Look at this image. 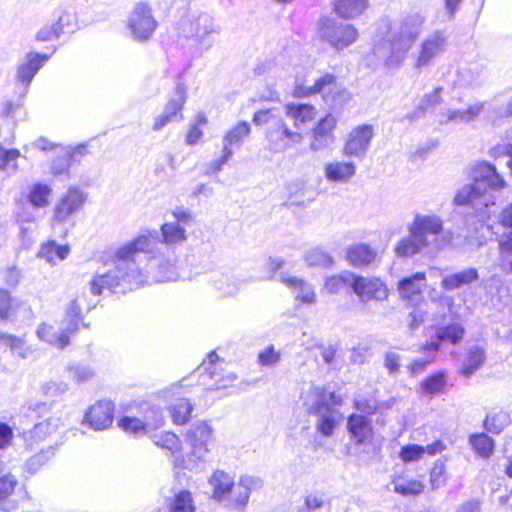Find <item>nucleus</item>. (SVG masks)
Returning <instances> with one entry per match:
<instances>
[{"label": "nucleus", "instance_id": "nucleus-44", "mask_svg": "<svg viewBox=\"0 0 512 512\" xmlns=\"http://www.w3.org/2000/svg\"><path fill=\"white\" fill-rule=\"evenodd\" d=\"M21 157L20 151L16 148H5L0 145V170L13 175L17 173L19 167L17 160Z\"/></svg>", "mask_w": 512, "mask_h": 512}, {"label": "nucleus", "instance_id": "nucleus-33", "mask_svg": "<svg viewBox=\"0 0 512 512\" xmlns=\"http://www.w3.org/2000/svg\"><path fill=\"white\" fill-rule=\"evenodd\" d=\"M335 12L342 18H355L368 6L367 0H333Z\"/></svg>", "mask_w": 512, "mask_h": 512}, {"label": "nucleus", "instance_id": "nucleus-19", "mask_svg": "<svg viewBox=\"0 0 512 512\" xmlns=\"http://www.w3.org/2000/svg\"><path fill=\"white\" fill-rule=\"evenodd\" d=\"M114 409L111 401H98L86 411L82 423L96 431L105 430L113 423Z\"/></svg>", "mask_w": 512, "mask_h": 512}, {"label": "nucleus", "instance_id": "nucleus-52", "mask_svg": "<svg viewBox=\"0 0 512 512\" xmlns=\"http://www.w3.org/2000/svg\"><path fill=\"white\" fill-rule=\"evenodd\" d=\"M282 118L279 109L273 107L256 111L253 115L252 122L256 126L266 125L267 127H274Z\"/></svg>", "mask_w": 512, "mask_h": 512}, {"label": "nucleus", "instance_id": "nucleus-29", "mask_svg": "<svg viewBox=\"0 0 512 512\" xmlns=\"http://www.w3.org/2000/svg\"><path fill=\"white\" fill-rule=\"evenodd\" d=\"M186 102V85L184 82L178 80L176 82L175 90L164 107L163 113L168 115L174 121H179L183 118L181 111Z\"/></svg>", "mask_w": 512, "mask_h": 512}, {"label": "nucleus", "instance_id": "nucleus-60", "mask_svg": "<svg viewBox=\"0 0 512 512\" xmlns=\"http://www.w3.org/2000/svg\"><path fill=\"white\" fill-rule=\"evenodd\" d=\"M207 124V117L200 113L197 115L195 122L191 125L188 133L186 135V143L188 145H194L200 141L203 137V131L201 130V126H205Z\"/></svg>", "mask_w": 512, "mask_h": 512}, {"label": "nucleus", "instance_id": "nucleus-38", "mask_svg": "<svg viewBox=\"0 0 512 512\" xmlns=\"http://www.w3.org/2000/svg\"><path fill=\"white\" fill-rule=\"evenodd\" d=\"M59 426V418H48L42 422L37 423L33 429L25 433V441L32 440L34 442L43 441L48 435L55 432Z\"/></svg>", "mask_w": 512, "mask_h": 512}, {"label": "nucleus", "instance_id": "nucleus-39", "mask_svg": "<svg viewBox=\"0 0 512 512\" xmlns=\"http://www.w3.org/2000/svg\"><path fill=\"white\" fill-rule=\"evenodd\" d=\"M469 444L474 452L484 458H489L495 449V441L485 433H475L469 436Z\"/></svg>", "mask_w": 512, "mask_h": 512}, {"label": "nucleus", "instance_id": "nucleus-25", "mask_svg": "<svg viewBox=\"0 0 512 512\" xmlns=\"http://www.w3.org/2000/svg\"><path fill=\"white\" fill-rule=\"evenodd\" d=\"M376 251L365 243L351 245L346 250V259L356 268L367 267L376 259Z\"/></svg>", "mask_w": 512, "mask_h": 512}, {"label": "nucleus", "instance_id": "nucleus-62", "mask_svg": "<svg viewBox=\"0 0 512 512\" xmlns=\"http://www.w3.org/2000/svg\"><path fill=\"white\" fill-rule=\"evenodd\" d=\"M71 164V160L67 156L64 147H62L58 155L52 161L51 173L54 176L66 174Z\"/></svg>", "mask_w": 512, "mask_h": 512}, {"label": "nucleus", "instance_id": "nucleus-16", "mask_svg": "<svg viewBox=\"0 0 512 512\" xmlns=\"http://www.w3.org/2000/svg\"><path fill=\"white\" fill-rule=\"evenodd\" d=\"M307 411L317 416L316 430L324 437H330L333 435L338 420L341 414L337 408L331 407L325 404V398H320L318 404L306 403Z\"/></svg>", "mask_w": 512, "mask_h": 512}, {"label": "nucleus", "instance_id": "nucleus-6", "mask_svg": "<svg viewBox=\"0 0 512 512\" xmlns=\"http://www.w3.org/2000/svg\"><path fill=\"white\" fill-rule=\"evenodd\" d=\"M157 27L151 6L147 2L136 3L127 18L130 37L136 42L145 43L152 38Z\"/></svg>", "mask_w": 512, "mask_h": 512}, {"label": "nucleus", "instance_id": "nucleus-41", "mask_svg": "<svg viewBox=\"0 0 512 512\" xmlns=\"http://www.w3.org/2000/svg\"><path fill=\"white\" fill-rule=\"evenodd\" d=\"M485 352L478 346H472L469 349V353L465 361L463 362L460 374L466 377H470L475 373L484 363Z\"/></svg>", "mask_w": 512, "mask_h": 512}, {"label": "nucleus", "instance_id": "nucleus-58", "mask_svg": "<svg viewBox=\"0 0 512 512\" xmlns=\"http://www.w3.org/2000/svg\"><path fill=\"white\" fill-rule=\"evenodd\" d=\"M380 402L374 397H358L354 399V407L361 415L371 416L380 409Z\"/></svg>", "mask_w": 512, "mask_h": 512}, {"label": "nucleus", "instance_id": "nucleus-42", "mask_svg": "<svg viewBox=\"0 0 512 512\" xmlns=\"http://www.w3.org/2000/svg\"><path fill=\"white\" fill-rule=\"evenodd\" d=\"M251 132L250 125L246 121H240L235 127L229 130L223 137V148L241 146L245 137Z\"/></svg>", "mask_w": 512, "mask_h": 512}, {"label": "nucleus", "instance_id": "nucleus-32", "mask_svg": "<svg viewBox=\"0 0 512 512\" xmlns=\"http://www.w3.org/2000/svg\"><path fill=\"white\" fill-rule=\"evenodd\" d=\"M37 337L59 349H64L70 344L69 335L60 330L57 332L52 325L41 323L36 330Z\"/></svg>", "mask_w": 512, "mask_h": 512}, {"label": "nucleus", "instance_id": "nucleus-64", "mask_svg": "<svg viewBox=\"0 0 512 512\" xmlns=\"http://www.w3.org/2000/svg\"><path fill=\"white\" fill-rule=\"evenodd\" d=\"M281 359V354L273 345L266 347L258 354V364L266 367L275 366Z\"/></svg>", "mask_w": 512, "mask_h": 512}, {"label": "nucleus", "instance_id": "nucleus-40", "mask_svg": "<svg viewBox=\"0 0 512 512\" xmlns=\"http://www.w3.org/2000/svg\"><path fill=\"white\" fill-rule=\"evenodd\" d=\"M499 220L504 228L499 237V246L502 250L512 251V203L503 209Z\"/></svg>", "mask_w": 512, "mask_h": 512}, {"label": "nucleus", "instance_id": "nucleus-34", "mask_svg": "<svg viewBox=\"0 0 512 512\" xmlns=\"http://www.w3.org/2000/svg\"><path fill=\"white\" fill-rule=\"evenodd\" d=\"M52 188L45 183L37 182L29 187L27 200L34 208H45L49 205Z\"/></svg>", "mask_w": 512, "mask_h": 512}, {"label": "nucleus", "instance_id": "nucleus-54", "mask_svg": "<svg viewBox=\"0 0 512 512\" xmlns=\"http://www.w3.org/2000/svg\"><path fill=\"white\" fill-rule=\"evenodd\" d=\"M447 384V373L439 371L422 381L421 387L426 394L440 393Z\"/></svg>", "mask_w": 512, "mask_h": 512}, {"label": "nucleus", "instance_id": "nucleus-21", "mask_svg": "<svg viewBox=\"0 0 512 512\" xmlns=\"http://www.w3.org/2000/svg\"><path fill=\"white\" fill-rule=\"evenodd\" d=\"M336 123V118L331 114H327L318 121L313 129V140L310 146L313 151H320L334 142L332 132Z\"/></svg>", "mask_w": 512, "mask_h": 512}, {"label": "nucleus", "instance_id": "nucleus-37", "mask_svg": "<svg viewBox=\"0 0 512 512\" xmlns=\"http://www.w3.org/2000/svg\"><path fill=\"white\" fill-rule=\"evenodd\" d=\"M419 352L425 355V358L415 359L409 365V371L412 375L418 374L434 362L438 354V345L436 343H425L420 346Z\"/></svg>", "mask_w": 512, "mask_h": 512}, {"label": "nucleus", "instance_id": "nucleus-49", "mask_svg": "<svg viewBox=\"0 0 512 512\" xmlns=\"http://www.w3.org/2000/svg\"><path fill=\"white\" fill-rule=\"evenodd\" d=\"M68 245H57L55 241H50L42 245L39 256L45 258L49 262H53L55 258L58 260H64L69 254Z\"/></svg>", "mask_w": 512, "mask_h": 512}, {"label": "nucleus", "instance_id": "nucleus-7", "mask_svg": "<svg viewBox=\"0 0 512 512\" xmlns=\"http://www.w3.org/2000/svg\"><path fill=\"white\" fill-rule=\"evenodd\" d=\"M187 38H193L198 48L207 51L214 45V34L221 32L220 24L208 12H197L190 16L184 29Z\"/></svg>", "mask_w": 512, "mask_h": 512}, {"label": "nucleus", "instance_id": "nucleus-1", "mask_svg": "<svg viewBox=\"0 0 512 512\" xmlns=\"http://www.w3.org/2000/svg\"><path fill=\"white\" fill-rule=\"evenodd\" d=\"M161 239L156 230L140 234L123 246L118 247L113 254L114 270L104 274H96L89 282V290L94 296H99L108 290L110 293H125L139 287L146 281V274L139 264L142 254L155 257L158 244H182L187 240L186 229L178 223L166 222L160 227Z\"/></svg>", "mask_w": 512, "mask_h": 512}, {"label": "nucleus", "instance_id": "nucleus-57", "mask_svg": "<svg viewBox=\"0 0 512 512\" xmlns=\"http://www.w3.org/2000/svg\"><path fill=\"white\" fill-rule=\"evenodd\" d=\"M25 96L18 90V96L15 100L8 99L2 102L0 107V116L2 118H14L18 111L23 108Z\"/></svg>", "mask_w": 512, "mask_h": 512}, {"label": "nucleus", "instance_id": "nucleus-30", "mask_svg": "<svg viewBox=\"0 0 512 512\" xmlns=\"http://www.w3.org/2000/svg\"><path fill=\"white\" fill-rule=\"evenodd\" d=\"M478 278L479 274L477 269L468 268L443 277L441 287L446 291H453L478 280Z\"/></svg>", "mask_w": 512, "mask_h": 512}, {"label": "nucleus", "instance_id": "nucleus-5", "mask_svg": "<svg viewBox=\"0 0 512 512\" xmlns=\"http://www.w3.org/2000/svg\"><path fill=\"white\" fill-rule=\"evenodd\" d=\"M212 435V427L205 422H197L191 425L186 434V440L191 447V451L182 460L183 468L189 470L197 469L200 464L207 461Z\"/></svg>", "mask_w": 512, "mask_h": 512}, {"label": "nucleus", "instance_id": "nucleus-43", "mask_svg": "<svg viewBox=\"0 0 512 512\" xmlns=\"http://www.w3.org/2000/svg\"><path fill=\"white\" fill-rule=\"evenodd\" d=\"M511 422L508 412L499 410L487 414L484 428L492 434H500Z\"/></svg>", "mask_w": 512, "mask_h": 512}, {"label": "nucleus", "instance_id": "nucleus-51", "mask_svg": "<svg viewBox=\"0 0 512 512\" xmlns=\"http://www.w3.org/2000/svg\"><path fill=\"white\" fill-rule=\"evenodd\" d=\"M196 507L192 495L187 490H181L175 494L170 503L169 512H195Z\"/></svg>", "mask_w": 512, "mask_h": 512}, {"label": "nucleus", "instance_id": "nucleus-28", "mask_svg": "<svg viewBox=\"0 0 512 512\" xmlns=\"http://www.w3.org/2000/svg\"><path fill=\"white\" fill-rule=\"evenodd\" d=\"M485 68L480 63H469L458 72V85L460 87H477L485 79Z\"/></svg>", "mask_w": 512, "mask_h": 512}, {"label": "nucleus", "instance_id": "nucleus-48", "mask_svg": "<svg viewBox=\"0 0 512 512\" xmlns=\"http://www.w3.org/2000/svg\"><path fill=\"white\" fill-rule=\"evenodd\" d=\"M119 427L134 437H141L150 432L142 419L131 416L122 417L119 420Z\"/></svg>", "mask_w": 512, "mask_h": 512}, {"label": "nucleus", "instance_id": "nucleus-50", "mask_svg": "<svg viewBox=\"0 0 512 512\" xmlns=\"http://www.w3.org/2000/svg\"><path fill=\"white\" fill-rule=\"evenodd\" d=\"M66 370L69 377L79 384L88 382L95 376L94 368L85 363H72Z\"/></svg>", "mask_w": 512, "mask_h": 512}, {"label": "nucleus", "instance_id": "nucleus-10", "mask_svg": "<svg viewBox=\"0 0 512 512\" xmlns=\"http://www.w3.org/2000/svg\"><path fill=\"white\" fill-rule=\"evenodd\" d=\"M448 35L444 30H437L427 35L419 44L415 54L414 68L422 70L431 66L445 52Z\"/></svg>", "mask_w": 512, "mask_h": 512}, {"label": "nucleus", "instance_id": "nucleus-4", "mask_svg": "<svg viewBox=\"0 0 512 512\" xmlns=\"http://www.w3.org/2000/svg\"><path fill=\"white\" fill-rule=\"evenodd\" d=\"M209 484L213 488V498L218 502L226 501V506L243 511L249 501L252 489L259 488L261 481L258 478L244 475L241 476L238 483H234L233 478L222 470H217L209 479Z\"/></svg>", "mask_w": 512, "mask_h": 512}, {"label": "nucleus", "instance_id": "nucleus-27", "mask_svg": "<svg viewBox=\"0 0 512 512\" xmlns=\"http://www.w3.org/2000/svg\"><path fill=\"white\" fill-rule=\"evenodd\" d=\"M425 286L426 274L424 272H416L402 278L398 282V292L402 298L411 299L414 296L421 295L422 289Z\"/></svg>", "mask_w": 512, "mask_h": 512}, {"label": "nucleus", "instance_id": "nucleus-9", "mask_svg": "<svg viewBox=\"0 0 512 512\" xmlns=\"http://www.w3.org/2000/svg\"><path fill=\"white\" fill-rule=\"evenodd\" d=\"M414 42L397 32L388 39L384 38L373 47V54L385 62L388 68L398 67L405 59Z\"/></svg>", "mask_w": 512, "mask_h": 512}, {"label": "nucleus", "instance_id": "nucleus-56", "mask_svg": "<svg viewBox=\"0 0 512 512\" xmlns=\"http://www.w3.org/2000/svg\"><path fill=\"white\" fill-rule=\"evenodd\" d=\"M154 278L157 282L176 281L180 279V275L171 261H163L158 264Z\"/></svg>", "mask_w": 512, "mask_h": 512}, {"label": "nucleus", "instance_id": "nucleus-31", "mask_svg": "<svg viewBox=\"0 0 512 512\" xmlns=\"http://www.w3.org/2000/svg\"><path fill=\"white\" fill-rule=\"evenodd\" d=\"M465 329L460 323H451L448 325H441L436 328V339L430 343H436L438 345V351L440 350L443 342H449L453 345L460 343L464 337Z\"/></svg>", "mask_w": 512, "mask_h": 512}, {"label": "nucleus", "instance_id": "nucleus-24", "mask_svg": "<svg viewBox=\"0 0 512 512\" xmlns=\"http://www.w3.org/2000/svg\"><path fill=\"white\" fill-rule=\"evenodd\" d=\"M210 282L221 295L234 296L241 289L244 280L238 279L231 272L216 271L211 274Z\"/></svg>", "mask_w": 512, "mask_h": 512}, {"label": "nucleus", "instance_id": "nucleus-14", "mask_svg": "<svg viewBox=\"0 0 512 512\" xmlns=\"http://www.w3.org/2000/svg\"><path fill=\"white\" fill-rule=\"evenodd\" d=\"M87 193L77 186H71L67 192L63 194L53 209V224L64 223L72 215L79 212L87 200Z\"/></svg>", "mask_w": 512, "mask_h": 512}, {"label": "nucleus", "instance_id": "nucleus-12", "mask_svg": "<svg viewBox=\"0 0 512 512\" xmlns=\"http://www.w3.org/2000/svg\"><path fill=\"white\" fill-rule=\"evenodd\" d=\"M351 282V290L358 297L361 303L374 301H384L388 298L387 285L377 277H364L354 273L349 276Z\"/></svg>", "mask_w": 512, "mask_h": 512}, {"label": "nucleus", "instance_id": "nucleus-23", "mask_svg": "<svg viewBox=\"0 0 512 512\" xmlns=\"http://www.w3.org/2000/svg\"><path fill=\"white\" fill-rule=\"evenodd\" d=\"M356 174V165L351 161H334L324 166L325 178L330 182L347 183Z\"/></svg>", "mask_w": 512, "mask_h": 512}, {"label": "nucleus", "instance_id": "nucleus-61", "mask_svg": "<svg viewBox=\"0 0 512 512\" xmlns=\"http://www.w3.org/2000/svg\"><path fill=\"white\" fill-rule=\"evenodd\" d=\"M311 394L313 396V404H318L320 398H325V404L330 405L331 407L336 408V406H340L342 403L341 396L337 395L335 392L327 393L326 390L322 387H313L311 389Z\"/></svg>", "mask_w": 512, "mask_h": 512}, {"label": "nucleus", "instance_id": "nucleus-35", "mask_svg": "<svg viewBox=\"0 0 512 512\" xmlns=\"http://www.w3.org/2000/svg\"><path fill=\"white\" fill-rule=\"evenodd\" d=\"M425 23V17L419 13H413L404 18L398 32L413 42L417 39Z\"/></svg>", "mask_w": 512, "mask_h": 512}, {"label": "nucleus", "instance_id": "nucleus-46", "mask_svg": "<svg viewBox=\"0 0 512 512\" xmlns=\"http://www.w3.org/2000/svg\"><path fill=\"white\" fill-rule=\"evenodd\" d=\"M153 443L162 449H166L173 454L180 451L182 444L180 438L173 432L162 431L151 435Z\"/></svg>", "mask_w": 512, "mask_h": 512}, {"label": "nucleus", "instance_id": "nucleus-59", "mask_svg": "<svg viewBox=\"0 0 512 512\" xmlns=\"http://www.w3.org/2000/svg\"><path fill=\"white\" fill-rule=\"evenodd\" d=\"M349 276H354L352 272H346L341 275L329 277L325 282V288L330 293H338L345 287L351 288V282Z\"/></svg>", "mask_w": 512, "mask_h": 512}, {"label": "nucleus", "instance_id": "nucleus-22", "mask_svg": "<svg viewBox=\"0 0 512 512\" xmlns=\"http://www.w3.org/2000/svg\"><path fill=\"white\" fill-rule=\"evenodd\" d=\"M316 108L308 103H287L285 115L293 121V128L301 132L303 126L316 117Z\"/></svg>", "mask_w": 512, "mask_h": 512}, {"label": "nucleus", "instance_id": "nucleus-53", "mask_svg": "<svg viewBox=\"0 0 512 512\" xmlns=\"http://www.w3.org/2000/svg\"><path fill=\"white\" fill-rule=\"evenodd\" d=\"M55 454V447L49 446L46 449H42L39 453L30 457L26 463V471L30 474H35L40 468L45 465Z\"/></svg>", "mask_w": 512, "mask_h": 512}, {"label": "nucleus", "instance_id": "nucleus-26", "mask_svg": "<svg viewBox=\"0 0 512 512\" xmlns=\"http://www.w3.org/2000/svg\"><path fill=\"white\" fill-rule=\"evenodd\" d=\"M278 280L293 289L297 293L296 298L302 303L312 304L315 302V292L311 284L297 277L286 276L283 273L278 275Z\"/></svg>", "mask_w": 512, "mask_h": 512}, {"label": "nucleus", "instance_id": "nucleus-15", "mask_svg": "<svg viewBox=\"0 0 512 512\" xmlns=\"http://www.w3.org/2000/svg\"><path fill=\"white\" fill-rule=\"evenodd\" d=\"M49 55L38 52H28L23 61L17 66L15 81L22 96H26L29 87L43 65L48 61Z\"/></svg>", "mask_w": 512, "mask_h": 512}, {"label": "nucleus", "instance_id": "nucleus-45", "mask_svg": "<svg viewBox=\"0 0 512 512\" xmlns=\"http://www.w3.org/2000/svg\"><path fill=\"white\" fill-rule=\"evenodd\" d=\"M193 411V405L186 398L178 399L170 407V414L174 424L183 425L186 424Z\"/></svg>", "mask_w": 512, "mask_h": 512}, {"label": "nucleus", "instance_id": "nucleus-20", "mask_svg": "<svg viewBox=\"0 0 512 512\" xmlns=\"http://www.w3.org/2000/svg\"><path fill=\"white\" fill-rule=\"evenodd\" d=\"M347 430L357 445L367 444L373 437L371 420L361 414L353 413L347 418Z\"/></svg>", "mask_w": 512, "mask_h": 512}, {"label": "nucleus", "instance_id": "nucleus-17", "mask_svg": "<svg viewBox=\"0 0 512 512\" xmlns=\"http://www.w3.org/2000/svg\"><path fill=\"white\" fill-rule=\"evenodd\" d=\"M222 363L223 361L220 360L219 356L215 352H211L208 355V361H204L198 368V372L203 379L208 377L214 380V384L210 385L211 388H226L237 379V375L233 372L224 373Z\"/></svg>", "mask_w": 512, "mask_h": 512}, {"label": "nucleus", "instance_id": "nucleus-63", "mask_svg": "<svg viewBox=\"0 0 512 512\" xmlns=\"http://www.w3.org/2000/svg\"><path fill=\"white\" fill-rule=\"evenodd\" d=\"M95 306L96 303L88 302L85 295H78L68 304L65 311L69 314H72L73 316L82 317V311L84 308L86 311H90Z\"/></svg>", "mask_w": 512, "mask_h": 512}, {"label": "nucleus", "instance_id": "nucleus-18", "mask_svg": "<svg viewBox=\"0 0 512 512\" xmlns=\"http://www.w3.org/2000/svg\"><path fill=\"white\" fill-rule=\"evenodd\" d=\"M373 127L368 124L354 128L348 135L343 153L349 157L364 158L373 138Z\"/></svg>", "mask_w": 512, "mask_h": 512}, {"label": "nucleus", "instance_id": "nucleus-11", "mask_svg": "<svg viewBox=\"0 0 512 512\" xmlns=\"http://www.w3.org/2000/svg\"><path fill=\"white\" fill-rule=\"evenodd\" d=\"M320 35L332 47L341 50L355 42L358 33L351 24L327 18L322 22Z\"/></svg>", "mask_w": 512, "mask_h": 512}, {"label": "nucleus", "instance_id": "nucleus-55", "mask_svg": "<svg viewBox=\"0 0 512 512\" xmlns=\"http://www.w3.org/2000/svg\"><path fill=\"white\" fill-rule=\"evenodd\" d=\"M305 261L309 266L329 268L334 264L332 256L321 248H313L305 255Z\"/></svg>", "mask_w": 512, "mask_h": 512}, {"label": "nucleus", "instance_id": "nucleus-3", "mask_svg": "<svg viewBox=\"0 0 512 512\" xmlns=\"http://www.w3.org/2000/svg\"><path fill=\"white\" fill-rule=\"evenodd\" d=\"M408 231L409 235L402 238L395 247L399 257H411L430 246L442 248L453 239V233L445 231L442 218L436 214L415 215Z\"/></svg>", "mask_w": 512, "mask_h": 512}, {"label": "nucleus", "instance_id": "nucleus-36", "mask_svg": "<svg viewBox=\"0 0 512 512\" xmlns=\"http://www.w3.org/2000/svg\"><path fill=\"white\" fill-rule=\"evenodd\" d=\"M69 18L68 14H63L56 22L43 26L37 32L36 40L46 42L58 39L64 33V27L68 24Z\"/></svg>", "mask_w": 512, "mask_h": 512}, {"label": "nucleus", "instance_id": "nucleus-2", "mask_svg": "<svg viewBox=\"0 0 512 512\" xmlns=\"http://www.w3.org/2000/svg\"><path fill=\"white\" fill-rule=\"evenodd\" d=\"M472 182L457 190L453 203L465 207L464 222L467 226L465 238L470 237V230L477 231L484 224L490 212L489 192L500 191L506 186L504 178L496 167L486 161L477 163L471 170Z\"/></svg>", "mask_w": 512, "mask_h": 512}, {"label": "nucleus", "instance_id": "nucleus-47", "mask_svg": "<svg viewBox=\"0 0 512 512\" xmlns=\"http://www.w3.org/2000/svg\"><path fill=\"white\" fill-rule=\"evenodd\" d=\"M143 410V419L148 430L155 431L162 427L165 423L163 410L155 405H146Z\"/></svg>", "mask_w": 512, "mask_h": 512}, {"label": "nucleus", "instance_id": "nucleus-13", "mask_svg": "<svg viewBox=\"0 0 512 512\" xmlns=\"http://www.w3.org/2000/svg\"><path fill=\"white\" fill-rule=\"evenodd\" d=\"M266 139L275 152H285L303 141L302 132L292 129L282 118L274 127H267Z\"/></svg>", "mask_w": 512, "mask_h": 512}, {"label": "nucleus", "instance_id": "nucleus-8", "mask_svg": "<svg viewBox=\"0 0 512 512\" xmlns=\"http://www.w3.org/2000/svg\"><path fill=\"white\" fill-rule=\"evenodd\" d=\"M317 93L322 94L324 101L330 105H336L337 101H344L349 96L345 89H341L338 86L336 77L329 73L317 79L312 86L296 85L293 96L296 98H306Z\"/></svg>", "mask_w": 512, "mask_h": 512}]
</instances>
